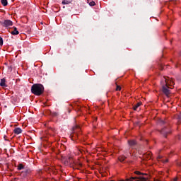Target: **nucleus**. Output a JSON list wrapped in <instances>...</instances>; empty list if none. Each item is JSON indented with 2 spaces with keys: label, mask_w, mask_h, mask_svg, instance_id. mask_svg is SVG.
<instances>
[{
  "label": "nucleus",
  "mask_w": 181,
  "mask_h": 181,
  "mask_svg": "<svg viewBox=\"0 0 181 181\" xmlns=\"http://www.w3.org/2000/svg\"><path fill=\"white\" fill-rule=\"evenodd\" d=\"M45 92V87L40 83L33 84L31 87V93L35 95H42V93Z\"/></svg>",
  "instance_id": "nucleus-1"
},
{
  "label": "nucleus",
  "mask_w": 181,
  "mask_h": 181,
  "mask_svg": "<svg viewBox=\"0 0 181 181\" xmlns=\"http://www.w3.org/2000/svg\"><path fill=\"white\" fill-rule=\"evenodd\" d=\"M159 125H165V127L161 129L160 134L166 138L168 134H170V127H168V122L165 120H158Z\"/></svg>",
  "instance_id": "nucleus-2"
},
{
  "label": "nucleus",
  "mask_w": 181,
  "mask_h": 181,
  "mask_svg": "<svg viewBox=\"0 0 181 181\" xmlns=\"http://www.w3.org/2000/svg\"><path fill=\"white\" fill-rule=\"evenodd\" d=\"M160 85L162 86V91L166 97H170V90H169V86H168V82H166V77H163L162 81H160Z\"/></svg>",
  "instance_id": "nucleus-3"
},
{
  "label": "nucleus",
  "mask_w": 181,
  "mask_h": 181,
  "mask_svg": "<svg viewBox=\"0 0 181 181\" xmlns=\"http://www.w3.org/2000/svg\"><path fill=\"white\" fill-rule=\"evenodd\" d=\"M0 23L3 28H9L13 25V22L11 20H4V21H0Z\"/></svg>",
  "instance_id": "nucleus-4"
},
{
  "label": "nucleus",
  "mask_w": 181,
  "mask_h": 181,
  "mask_svg": "<svg viewBox=\"0 0 181 181\" xmlns=\"http://www.w3.org/2000/svg\"><path fill=\"white\" fill-rule=\"evenodd\" d=\"M127 181H147L148 180V177H132L130 178H127L126 180Z\"/></svg>",
  "instance_id": "nucleus-5"
},
{
  "label": "nucleus",
  "mask_w": 181,
  "mask_h": 181,
  "mask_svg": "<svg viewBox=\"0 0 181 181\" xmlns=\"http://www.w3.org/2000/svg\"><path fill=\"white\" fill-rule=\"evenodd\" d=\"M30 173H32V170H30V168H25V170L21 172V175H23V177H26V176L30 175Z\"/></svg>",
  "instance_id": "nucleus-6"
},
{
  "label": "nucleus",
  "mask_w": 181,
  "mask_h": 181,
  "mask_svg": "<svg viewBox=\"0 0 181 181\" xmlns=\"http://www.w3.org/2000/svg\"><path fill=\"white\" fill-rule=\"evenodd\" d=\"M8 32L13 35H19V31H18V28H16V27H13V28H9Z\"/></svg>",
  "instance_id": "nucleus-7"
},
{
  "label": "nucleus",
  "mask_w": 181,
  "mask_h": 181,
  "mask_svg": "<svg viewBox=\"0 0 181 181\" xmlns=\"http://www.w3.org/2000/svg\"><path fill=\"white\" fill-rule=\"evenodd\" d=\"M128 144L130 148H132L134 149V146H136L138 143L135 140H128Z\"/></svg>",
  "instance_id": "nucleus-8"
},
{
  "label": "nucleus",
  "mask_w": 181,
  "mask_h": 181,
  "mask_svg": "<svg viewBox=\"0 0 181 181\" xmlns=\"http://www.w3.org/2000/svg\"><path fill=\"white\" fill-rule=\"evenodd\" d=\"M165 81L168 83L167 86L169 87H172V86H175V81H173V79H167L165 78Z\"/></svg>",
  "instance_id": "nucleus-9"
},
{
  "label": "nucleus",
  "mask_w": 181,
  "mask_h": 181,
  "mask_svg": "<svg viewBox=\"0 0 181 181\" xmlns=\"http://www.w3.org/2000/svg\"><path fill=\"white\" fill-rule=\"evenodd\" d=\"M13 132L16 135H19V134H22V129L17 127V128L14 129Z\"/></svg>",
  "instance_id": "nucleus-10"
},
{
  "label": "nucleus",
  "mask_w": 181,
  "mask_h": 181,
  "mask_svg": "<svg viewBox=\"0 0 181 181\" xmlns=\"http://www.w3.org/2000/svg\"><path fill=\"white\" fill-rule=\"evenodd\" d=\"M6 82V80L5 79V78L1 79V82H0L1 87H7L6 83H5Z\"/></svg>",
  "instance_id": "nucleus-11"
},
{
  "label": "nucleus",
  "mask_w": 181,
  "mask_h": 181,
  "mask_svg": "<svg viewBox=\"0 0 181 181\" xmlns=\"http://www.w3.org/2000/svg\"><path fill=\"white\" fill-rule=\"evenodd\" d=\"M127 159V156H120L118 158V160H119V162H124V160H125Z\"/></svg>",
  "instance_id": "nucleus-12"
},
{
  "label": "nucleus",
  "mask_w": 181,
  "mask_h": 181,
  "mask_svg": "<svg viewBox=\"0 0 181 181\" xmlns=\"http://www.w3.org/2000/svg\"><path fill=\"white\" fill-rule=\"evenodd\" d=\"M72 0H63L62 5H69V4H71Z\"/></svg>",
  "instance_id": "nucleus-13"
},
{
  "label": "nucleus",
  "mask_w": 181,
  "mask_h": 181,
  "mask_svg": "<svg viewBox=\"0 0 181 181\" xmlns=\"http://www.w3.org/2000/svg\"><path fill=\"white\" fill-rule=\"evenodd\" d=\"M142 103H138L134 106V110L136 111L138 110L139 107H141Z\"/></svg>",
  "instance_id": "nucleus-14"
},
{
  "label": "nucleus",
  "mask_w": 181,
  "mask_h": 181,
  "mask_svg": "<svg viewBox=\"0 0 181 181\" xmlns=\"http://www.w3.org/2000/svg\"><path fill=\"white\" fill-rule=\"evenodd\" d=\"M17 169L18 170H22L23 169H25V165H23V164L20 163L18 164V165L17 166Z\"/></svg>",
  "instance_id": "nucleus-15"
},
{
  "label": "nucleus",
  "mask_w": 181,
  "mask_h": 181,
  "mask_svg": "<svg viewBox=\"0 0 181 181\" xmlns=\"http://www.w3.org/2000/svg\"><path fill=\"white\" fill-rule=\"evenodd\" d=\"M88 4L90 5V6H95V1H91V0H88Z\"/></svg>",
  "instance_id": "nucleus-16"
},
{
  "label": "nucleus",
  "mask_w": 181,
  "mask_h": 181,
  "mask_svg": "<svg viewBox=\"0 0 181 181\" xmlns=\"http://www.w3.org/2000/svg\"><path fill=\"white\" fill-rule=\"evenodd\" d=\"M1 4L3 6H6L8 5V0H1Z\"/></svg>",
  "instance_id": "nucleus-17"
},
{
  "label": "nucleus",
  "mask_w": 181,
  "mask_h": 181,
  "mask_svg": "<svg viewBox=\"0 0 181 181\" xmlns=\"http://www.w3.org/2000/svg\"><path fill=\"white\" fill-rule=\"evenodd\" d=\"M124 153L126 155H128V153H129V155H131L132 153V152L131 151H129V149H127L124 151Z\"/></svg>",
  "instance_id": "nucleus-18"
},
{
  "label": "nucleus",
  "mask_w": 181,
  "mask_h": 181,
  "mask_svg": "<svg viewBox=\"0 0 181 181\" xmlns=\"http://www.w3.org/2000/svg\"><path fill=\"white\" fill-rule=\"evenodd\" d=\"M144 158H147V159H151V153L144 155Z\"/></svg>",
  "instance_id": "nucleus-19"
},
{
  "label": "nucleus",
  "mask_w": 181,
  "mask_h": 181,
  "mask_svg": "<svg viewBox=\"0 0 181 181\" xmlns=\"http://www.w3.org/2000/svg\"><path fill=\"white\" fill-rule=\"evenodd\" d=\"M4 45V39H2V37H0V46H2Z\"/></svg>",
  "instance_id": "nucleus-20"
},
{
  "label": "nucleus",
  "mask_w": 181,
  "mask_h": 181,
  "mask_svg": "<svg viewBox=\"0 0 181 181\" xmlns=\"http://www.w3.org/2000/svg\"><path fill=\"white\" fill-rule=\"evenodd\" d=\"M73 129H74V132H76V129H80V127L78 126V125H76V126H75V127L73 128Z\"/></svg>",
  "instance_id": "nucleus-21"
},
{
  "label": "nucleus",
  "mask_w": 181,
  "mask_h": 181,
  "mask_svg": "<svg viewBox=\"0 0 181 181\" xmlns=\"http://www.w3.org/2000/svg\"><path fill=\"white\" fill-rule=\"evenodd\" d=\"M116 91H121V87L117 85Z\"/></svg>",
  "instance_id": "nucleus-22"
},
{
  "label": "nucleus",
  "mask_w": 181,
  "mask_h": 181,
  "mask_svg": "<svg viewBox=\"0 0 181 181\" xmlns=\"http://www.w3.org/2000/svg\"><path fill=\"white\" fill-rule=\"evenodd\" d=\"M134 173H135V175H142V173H141L139 171H135Z\"/></svg>",
  "instance_id": "nucleus-23"
},
{
  "label": "nucleus",
  "mask_w": 181,
  "mask_h": 181,
  "mask_svg": "<svg viewBox=\"0 0 181 181\" xmlns=\"http://www.w3.org/2000/svg\"><path fill=\"white\" fill-rule=\"evenodd\" d=\"M52 115L53 117H57V112H52Z\"/></svg>",
  "instance_id": "nucleus-24"
},
{
  "label": "nucleus",
  "mask_w": 181,
  "mask_h": 181,
  "mask_svg": "<svg viewBox=\"0 0 181 181\" xmlns=\"http://www.w3.org/2000/svg\"><path fill=\"white\" fill-rule=\"evenodd\" d=\"M159 70H163V66L159 65Z\"/></svg>",
  "instance_id": "nucleus-25"
},
{
  "label": "nucleus",
  "mask_w": 181,
  "mask_h": 181,
  "mask_svg": "<svg viewBox=\"0 0 181 181\" xmlns=\"http://www.w3.org/2000/svg\"><path fill=\"white\" fill-rule=\"evenodd\" d=\"M70 159H71V157H69V158L66 160L67 162H71V161H70Z\"/></svg>",
  "instance_id": "nucleus-26"
},
{
  "label": "nucleus",
  "mask_w": 181,
  "mask_h": 181,
  "mask_svg": "<svg viewBox=\"0 0 181 181\" xmlns=\"http://www.w3.org/2000/svg\"><path fill=\"white\" fill-rule=\"evenodd\" d=\"M158 159H162V157L160 156H159Z\"/></svg>",
  "instance_id": "nucleus-27"
},
{
  "label": "nucleus",
  "mask_w": 181,
  "mask_h": 181,
  "mask_svg": "<svg viewBox=\"0 0 181 181\" xmlns=\"http://www.w3.org/2000/svg\"><path fill=\"white\" fill-rule=\"evenodd\" d=\"M141 175H147L148 174H145V173H141Z\"/></svg>",
  "instance_id": "nucleus-28"
},
{
  "label": "nucleus",
  "mask_w": 181,
  "mask_h": 181,
  "mask_svg": "<svg viewBox=\"0 0 181 181\" xmlns=\"http://www.w3.org/2000/svg\"><path fill=\"white\" fill-rule=\"evenodd\" d=\"M174 181H177V178H175V179L174 180Z\"/></svg>",
  "instance_id": "nucleus-29"
},
{
  "label": "nucleus",
  "mask_w": 181,
  "mask_h": 181,
  "mask_svg": "<svg viewBox=\"0 0 181 181\" xmlns=\"http://www.w3.org/2000/svg\"><path fill=\"white\" fill-rule=\"evenodd\" d=\"M180 56H181V51L180 52Z\"/></svg>",
  "instance_id": "nucleus-30"
}]
</instances>
